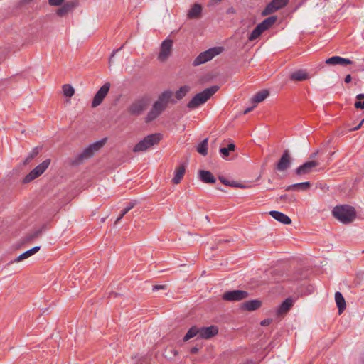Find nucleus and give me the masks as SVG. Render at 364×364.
Returning <instances> with one entry per match:
<instances>
[{"instance_id": "nucleus-22", "label": "nucleus", "mask_w": 364, "mask_h": 364, "mask_svg": "<svg viewBox=\"0 0 364 364\" xmlns=\"http://www.w3.org/2000/svg\"><path fill=\"white\" fill-rule=\"evenodd\" d=\"M262 305V302L259 300L254 299L244 302L242 304V309L247 311H255L258 309Z\"/></svg>"}, {"instance_id": "nucleus-56", "label": "nucleus", "mask_w": 364, "mask_h": 364, "mask_svg": "<svg viewBox=\"0 0 364 364\" xmlns=\"http://www.w3.org/2000/svg\"><path fill=\"white\" fill-rule=\"evenodd\" d=\"M363 122V120L355 127V129H358L360 127L362 123Z\"/></svg>"}, {"instance_id": "nucleus-42", "label": "nucleus", "mask_w": 364, "mask_h": 364, "mask_svg": "<svg viewBox=\"0 0 364 364\" xmlns=\"http://www.w3.org/2000/svg\"><path fill=\"white\" fill-rule=\"evenodd\" d=\"M65 0H48L50 6H60Z\"/></svg>"}, {"instance_id": "nucleus-45", "label": "nucleus", "mask_w": 364, "mask_h": 364, "mask_svg": "<svg viewBox=\"0 0 364 364\" xmlns=\"http://www.w3.org/2000/svg\"><path fill=\"white\" fill-rule=\"evenodd\" d=\"M271 323H272V319L267 318V319H264V320L262 321L260 324L262 326H266L269 325Z\"/></svg>"}, {"instance_id": "nucleus-46", "label": "nucleus", "mask_w": 364, "mask_h": 364, "mask_svg": "<svg viewBox=\"0 0 364 364\" xmlns=\"http://www.w3.org/2000/svg\"><path fill=\"white\" fill-rule=\"evenodd\" d=\"M226 13L228 14H235L236 13V11L232 6H231L227 9Z\"/></svg>"}, {"instance_id": "nucleus-51", "label": "nucleus", "mask_w": 364, "mask_h": 364, "mask_svg": "<svg viewBox=\"0 0 364 364\" xmlns=\"http://www.w3.org/2000/svg\"><path fill=\"white\" fill-rule=\"evenodd\" d=\"M357 101L364 100V94H358L356 96Z\"/></svg>"}, {"instance_id": "nucleus-18", "label": "nucleus", "mask_w": 364, "mask_h": 364, "mask_svg": "<svg viewBox=\"0 0 364 364\" xmlns=\"http://www.w3.org/2000/svg\"><path fill=\"white\" fill-rule=\"evenodd\" d=\"M269 215L274 219L280 222L282 224L289 225L291 223V218L288 215L282 213V212L277 210H272L269 212Z\"/></svg>"}, {"instance_id": "nucleus-44", "label": "nucleus", "mask_w": 364, "mask_h": 364, "mask_svg": "<svg viewBox=\"0 0 364 364\" xmlns=\"http://www.w3.org/2000/svg\"><path fill=\"white\" fill-rule=\"evenodd\" d=\"M354 106L357 109H364V100L355 101L354 103Z\"/></svg>"}, {"instance_id": "nucleus-40", "label": "nucleus", "mask_w": 364, "mask_h": 364, "mask_svg": "<svg viewBox=\"0 0 364 364\" xmlns=\"http://www.w3.org/2000/svg\"><path fill=\"white\" fill-rule=\"evenodd\" d=\"M352 63H353V62L350 59L340 57V60H339L338 65H350Z\"/></svg>"}, {"instance_id": "nucleus-55", "label": "nucleus", "mask_w": 364, "mask_h": 364, "mask_svg": "<svg viewBox=\"0 0 364 364\" xmlns=\"http://www.w3.org/2000/svg\"><path fill=\"white\" fill-rule=\"evenodd\" d=\"M317 154H318V151H316V152H314V153L311 154L310 155V158L313 159V158L316 157V156L317 155Z\"/></svg>"}, {"instance_id": "nucleus-21", "label": "nucleus", "mask_w": 364, "mask_h": 364, "mask_svg": "<svg viewBox=\"0 0 364 364\" xmlns=\"http://www.w3.org/2000/svg\"><path fill=\"white\" fill-rule=\"evenodd\" d=\"M294 304V301L291 298L289 297L286 299L279 306L277 309V314L278 315H284L286 314L291 307Z\"/></svg>"}, {"instance_id": "nucleus-15", "label": "nucleus", "mask_w": 364, "mask_h": 364, "mask_svg": "<svg viewBox=\"0 0 364 364\" xmlns=\"http://www.w3.org/2000/svg\"><path fill=\"white\" fill-rule=\"evenodd\" d=\"M218 333V328L215 326L203 327L199 328V338L208 339Z\"/></svg>"}, {"instance_id": "nucleus-38", "label": "nucleus", "mask_w": 364, "mask_h": 364, "mask_svg": "<svg viewBox=\"0 0 364 364\" xmlns=\"http://www.w3.org/2000/svg\"><path fill=\"white\" fill-rule=\"evenodd\" d=\"M340 60V56H333L331 58H328L326 60V63L330 65H338Z\"/></svg>"}, {"instance_id": "nucleus-24", "label": "nucleus", "mask_w": 364, "mask_h": 364, "mask_svg": "<svg viewBox=\"0 0 364 364\" xmlns=\"http://www.w3.org/2000/svg\"><path fill=\"white\" fill-rule=\"evenodd\" d=\"M200 180L206 183H214L216 180L211 172L208 171L201 170L199 171Z\"/></svg>"}, {"instance_id": "nucleus-54", "label": "nucleus", "mask_w": 364, "mask_h": 364, "mask_svg": "<svg viewBox=\"0 0 364 364\" xmlns=\"http://www.w3.org/2000/svg\"><path fill=\"white\" fill-rule=\"evenodd\" d=\"M33 0H21V3L22 4H28L30 3L31 1H32Z\"/></svg>"}, {"instance_id": "nucleus-2", "label": "nucleus", "mask_w": 364, "mask_h": 364, "mask_svg": "<svg viewBox=\"0 0 364 364\" xmlns=\"http://www.w3.org/2000/svg\"><path fill=\"white\" fill-rule=\"evenodd\" d=\"M219 86L213 85L197 93L187 104L189 109H193L205 103L218 90Z\"/></svg>"}, {"instance_id": "nucleus-33", "label": "nucleus", "mask_w": 364, "mask_h": 364, "mask_svg": "<svg viewBox=\"0 0 364 364\" xmlns=\"http://www.w3.org/2000/svg\"><path fill=\"white\" fill-rule=\"evenodd\" d=\"M189 90L190 87L188 85L181 87L180 89L176 92L175 95L176 99L178 100H181L186 95Z\"/></svg>"}, {"instance_id": "nucleus-27", "label": "nucleus", "mask_w": 364, "mask_h": 364, "mask_svg": "<svg viewBox=\"0 0 364 364\" xmlns=\"http://www.w3.org/2000/svg\"><path fill=\"white\" fill-rule=\"evenodd\" d=\"M277 17L276 16H271L263 20L258 25L262 28L263 31L268 30L277 21Z\"/></svg>"}, {"instance_id": "nucleus-50", "label": "nucleus", "mask_w": 364, "mask_h": 364, "mask_svg": "<svg viewBox=\"0 0 364 364\" xmlns=\"http://www.w3.org/2000/svg\"><path fill=\"white\" fill-rule=\"evenodd\" d=\"M352 80V77H351V75H347L346 77H345V79H344V81L346 83H349Z\"/></svg>"}, {"instance_id": "nucleus-3", "label": "nucleus", "mask_w": 364, "mask_h": 364, "mask_svg": "<svg viewBox=\"0 0 364 364\" xmlns=\"http://www.w3.org/2000/svg\"><path fill=\"white\" fill-rule=\"evenodd\" d=\"M106 139H102L100 141L94 142L86 147L82 152L78 154L75 159L72 161L73 165H78L84 160L92 157L95 152L99 151L105 144Z\"/></svg>"}, {"instance_id": "nucleus-31", "label": "nucleus", "mask_w": 364, "mask_h": 364, "mask_svg": "<svg viewBox=\"0 0 364 364\" xmlns=\"http://www.w3.org/2000/svg\"><path fill=\"white\" fill-rule=\"evenodd\" d=\"M264 31H262V28L259 25H257L249 35L248 40L250 41H253L256 40L260 36V35Z\"/></svg>"}, {"instance_id": "nucleus-10", "label": "nucleus", "mask_w": 364, "mask_h": 364, "mask_svg": "<svg viewBox=\"0 0 364 364\" xmlns=\"http://www.w3.org/2000/svg\"><path fill=\"white\" fill-rule=\"evenodd\" d=\"M110 88V84L109 82L105 83L97 92L95 95L94 96L93 100L92 102V107H96L99 106L107 96Z\"/></svg>"}, {"instance_id": "nucleus-7", "label": "nucleus", "mask_w": 364, "mask_h": 364, "mask_svg": "<svg viewBox=\"0 0 364 364\" xmlns=\"http://www.w3.org/2000/svg\"><path fill=\"white\" fill-rule=\"evenodd\" d=\"M148 99L142 97L134 101L128 107V112L134 116L140 115L147 107Z\"/></svg>"}, {"instance_id": "nucleus-6", "label": "nucleus", "mask_w": 364, "mask_h": 364, "mask_svg": "<svg viewBox=\"0 0 364 364\" xmlns=\"http://www.w3.org/2000/svg\"><path fill=\"white\" fill-rule=\"evenodd\" d=\"M50 159H47L31 170L23 179V183H28L43 174L50 164Z\"/></svg>"}, {"instance_id": "nucleus-8", "label": "nucleus", "mask_w": 364, "mask_h": 364, "mask_svg": "<svg viewBox=\"0 0 364 364\" xmlns=\"http://www.w3.org/2000/svg\"><path fill=\"white\" fill-rule=\"evenodd\" d=\"M289 0H272L262 11V16H266L284 7L289 3Z\"/></svg>"}, {"instance_id": "nucleus-5", "label": "nucleus", "mask_w": 364, "mask_h": 364, "mask_svg": "<svg viewBox=\"0 0 364 364\" xmlns=\"http://www.w3.org/2000/svg\"><path fill=\"white\" fill-rule=\"evenodd\" d=\"M223 51V47H213L201 52L193 61V66H198L212 60Z\"/></svg>"}, {"instance_id": "nucleus-11", "label": "nucleus", "mask_w": 364, "mask_h": 364, "mask_svg": "<svg viewBox=\"0 0 364 364\" xmlns=\"http://www.w3.org/2000/svg\"><path fill=\"white\" fill-rule=\"evenodd\" d=\"M166 107L161 105L159 102L156 101L151 110L148 112L146 117V122H150L156 119L165 109Z\"/></svg>"}, {"instance_id": "nucleus-17", "label": "nucleus", "mask_w": 364, "mask_h": 364, "mask_svg": "<svg viewBox=\"0 0 364 364\" xmlns=\"http://www.w3.org/2000/svg\"><path fill=\"white\" fill-rule=\"evenodd\" d=\"M311 184L309 181H305L289 185L285 188V191H306L311 188Z\"/></svg>"}, {"instance_id": "nucleus-37", "label": "nucleus", "mask_w": 364, "mask_h": 364, "mask_svg": "<svg viewBox=\"0 0 364 364\" xmlns=\"http://www.w3.org/2000/svg\"><path fill=\"white\" fill-rule=\"evenodd\" d=\"M220 181L221 183L226 186H232V187H241L243 188V186L239 185L237 182H230L228 180L225 178L224 177H219Z\"/></svg>"}, {"instance_id": "nucleus-34", "label": "nucleus", "mask_w": 364, "mask_h": 364, "mask_svg": "<svg viewBox=\"0 0 364 364\" xmlns=\"http://www.w3.org/2000/svg\"><path fill=\"white\" fill-rule=\"evenodd\" d=\"M136 205V202H129L127 206L122 210L119 216L117 218L115 223H117L130 210Z\"/></svg>"}, {"instance_id": "nucleus-25", "label": "nucleus", "mask_w": 364, "mask_h": 364, "mask_svg": "<svg viewBox=\"0 0 364 364\" xmlns=\"http://www.w3.org/2000/svg\"><path fill=\"white\" fill-rule=\"evenodd\" d=\"M335 301L338 309L339 314L342 313L346 307V301L342 294L339 291H336L335 294Z\"/></svg>"}, {"instance_id": "nucleus-12", "label": "nucleus", "mask_w": 364, "mask_h": 364, "mask_svg": "<svg viewBox=\"0 0 364 364\" xmlns=\"http://www.w3.org/2000/svg\"><path fill=\"white\" fill-rule=\"evenodd\" d=\"M291 166V157L288 150L284 151L281 158L275 166L276 170L278 171H284Z\"/></svg>"}, {"instance_id": "nucleus-9", "label": "nucleus", "mask_w": 364, "mask_h": 364, "mask_svg": "<svg viewBox=\"0 0 364 364\" xmlns=\"http://www.w3.org/2000/svg\"><path fill=\"white\" fill-rule=\"evenodd\" d=\"M249 294L243 290H233L226 291L223 295V299L228 301H237L246 299Z\"/></svg>"}, {"instance_id": "nucleus-49", "label": "nucleus", "mask_w": 364, "mask_h": 364, "mask_svg": "<svg viewBox=\"0 0 364 364\" xmlns=\"http://www.w3.org/2000/svg\"><path fill=\"white\" fill-rule=\"evenodd\" d=\"M255 106H256V105H255V104H254V105H253L252 107H247V108H246V109H245V111H244V114H247V113L250 112L253 109V108H254Z\"/></svg>"}, {"instance_id": "nucleus-26", "label": "nucleus", "mask_w": 364, "mask_h": 364, "mask_svg": "<svg viewBox=\"0 0 364 364\" xmlns=\"http://www.w3.org/2000/svg\"><path fill=\"white\" fill-rule=\"evenodd\" d=\"M41 247L40 246H35L33 248L24 252L23 253L21 254L19 256H18L15 259L14 262H21L25 259L28 258L29 257L32 256L35 253H36L39 250Z\"/></svg>"}, {"instance_id": "nucleus-48", "label": "nucleus", "mask_w": 364, "mask_h": 364, "mask_svg": "<svg viewBox=\"0 0 364 364\" xmlns=\"http://www.w3.org/2000/svg\"><path fill=\"white\" fill-rule=\"evenodd\" d=\"M222 0H210L208 6H214L220 3Z\"/></svg>"}, {"instance_id": "nucleus-23", "label": "nucleus", "mask_w": 364, "mask_h": 364, "mask_svg": "<svg viewBox=\"0 0 364 364\" xmlns=\"http://www.w3.org/2000/svg\"><path fill=\"white\" fill-rule=\"evenodd\" d=\"M269 95V92L267 90H262L257 92L251 99V102L253 104H258L264 101Z\"/></svg>"}, {"instance_id": "nucleus-39", "label": "nucleus", "mask_w": 364, "mask_h": 364, "mask_svg": "<svg viewBox=\"0 0 364 364\" xmlns=\"http://www.w3.org/2000/svg\"><path fill=\"white\" fill-rule=\"evenodd\" d=\"M38 154V151L37 148H35L32 150V151L30 153L26 159V162L31 161L37 154Z\"/></svg>"}, {"instance_id": "nucleus-4", "label": "nucleus", "mask_w": 364, "mask_h": 364, "mask_svg": "<svg viewBox=\"0 0 364 364\" xmlns=\"http://www.w3.org/2000/svg\"><path fill=\"white\" fill-rule=\"evenodd\" d=\"M162 139L160 133L149 134L138 142L133 148L134 152L144 151L157 144Z\"/></svg>"}, {"instance_id": "nucleus-14", "label": "nucleus", "mask_w": 364, "mask_h": 364, "mask_svg": "<svg viewBox=\"0 0 364 364\" xmlns=\"http://www.w3.org/2000/svg\"><path fill=\"white\" fill-rule=\"evenodd\" d=\"M318 162L316 161H306L302 165L299 166L295 171L297 175L301 176L311 173L314 168L318 166Z\"/></svg>"}, {"instance_id": "nucleus-36", "label": "nucleus", "mask_w": 364, "mask_h": 364, "mask_svg": "<svg viewBox=\"0 0 364 364\" xmlns=\"http://www.w3.org/2000/svg\"><path fill=\"white\" fill-rule=\"evenodd\" d=\"M280 200L288 203H293L296 202V198L294 195L284 194L280 196Z\"/></svg>"}, {"instance_id": "nucleus-41", "label": "nucleus", "mask_w": 364, "mask_h": 364, "mask_svg": "<svg viewBox=\"0 0 364 364\" xmlns=\"http://www.w3.org/2000/svg\"><path fill=\"white\" fill-rule=\"evenodd\" d=\"M219 151L223 159H225L230 155V151L226 147L220 148Z\"/></svg>"}, {"instance_id": "nucleus-52", "label": "nucleus", "mask_w": 364, "mask_h": 364, "mask_svg": "<svg viewBox=\"0 0 364 364\" xmlns=\"http://www.w3.org/2000/svg\"><path fill=\"white\" fill-rule=\"evenodd\" d=\"M198 351V348H196V347H193V348L191 349V353H196Z\"/></svg>"}, {"instance_id": "nucleus-29", "label": "nucleus", "mask_w": 364, "mask_h": 364, "mask_svg": "<svg viewBox=\"0 0 364 364\" xmlns=\"http://www.w3.org/2000/svg\"><path fill=\"white\" fill-rule=\"evenodd\" d=\"M202 11V7L199 4H195L191 10L188 11V16L189 18H198Z\"/></svg>"}, {"instance_id": "nucleus-57", "label": "nucleus", "mask_w": 364, "mask_h": 364, "mask_svg": "<svg viewBox=\"0 0 364 364\" xmlns=\"http://www.w3.org/2000/svg\"><path fill=\"white\" fill-rule=\"evenodd\" d=\"M363 364H364V358H363Z\"/></svg>"}, {"instance_id": "nucleus-19", "label": "nucleus", "mask_w": 364, "mask_h": 364, "mask_svg": "<svg viewBox=\"0 0 364 364\" xmlns=\"http://www.w3.org/2000/svg\"><path fill=\"white\" fill-rule=\"evenodd\" d=\"M76 6L77 4L74 1L65 2L64 4L62 5L61 7L58 9V10L56 11V14L59 16H65L70 11H71Z\"/></svg>"}, {"instance_id": "nucleus-1", "label": "nucleus", "mask_w": 364, "mask_h": 364, "mask_svg": "<svg viewBox=\"0 0 364 364\" xmlns=\"http://www.w3.org/2000/svg\"><path fill=\"white\" fill-rule=\"evenodd\" d=\"M332 213L336 219L344 224L351 223L356 217L355 208L349 205H336L333 209Z\"/></svg>"}, {"instance_id": "nucleus-20", "label": "nucleus", "mask_w": 364, "mask_h": 364, "mask_svg": "<svg viewBox=\"0 0 364 364\" xmlns=\"http://www.w3.org/2000/svg\"><path fill=\"white\" fill-rule=\"evenodd\" d=\"M173 92L170 90H165L161 95H159L157 102H159L161 105H164L166 107L169 102L175 103V100H171Z\"/></svg>"}, {"instance_id": "nucleus-35", "label": "nucleus", "mask_w": 364, "mask_h": 364, "mask_svg": "<svg viewBox=\"0 0 364 364\" xmlns=\"http://www.w3.org/2000/svg\"><path fill=\"white\" fill-rule=\"evenodd\" d=\"M63 95L66 97H72L75 93L73 87L69 84H65L63 86Z\"/></svg>"}, {"instance_id": "nucleus-13", "label": "nucleus", "mask_w": 364, "mask_h": 364, "mask_svg": "<svg viewBox=\"0 0 364 364\" xmlns=\"http://www.w3.org/2000/svg\"><path fill=\"white\" fill-rule=\"evenodd\" d=\"M172 46L173 41L171 39H166L162 42L158 57L161 61H164L169 56Z\"/></svg>"}, {"instance_id": "nucleus-53", "label": "nucleus", "mask_w": 364, "mask_h": 364, "mask_svg": "<svg viewBox=\"0 0 364 364\" xmlns=\"http://www.w3.org/2000/svg\"><path fill=\"white\" fill-rule=\"evenodd\" d=\"M118 51V50H114L109 58V63L111 62L112 58L114 56L115 53Z\"/></svg>"}, {"instance_id": "nucleus-16", "label": "nucleus", "mask_w": 364, "mask_h": 364, "mask_svg": "<svg viewBox=\"0 0 364 364\" xmlns=\"http://www.w3.org/2000/svg\"><path fill=\"white\" fill-rule=\"evenodd\" d=\"M289 78L292 81H304L309 79L310 75L306 70L300 69L292 72Z\"/></svg>"}, {"instance_id": "nucleus-43", "label": "nucleus", "mask_w": 364, "mask_h": 364, "mask_svg": "<svg viewBox=\"0 0 364 364\" xmlns=\"http://www.w3.org/2000/svg\"><path fill=\"white\" fill-rule=\"evenodd\" d=\"M166 285L165 284H157L152 287L153 291H157L161 289H166Z\"/></svg>"}, {"instance_id": "nucleus-32", "label": "nucleus", "mask_w": 364, "mask_h": 364, "mask_svg": "<svg viewBox=\"0 0 364 364\" xmlns=\"http://www.w3.org/2000/svg\"><path fill=\"white\" fill-rule=\"evenodd\" d=\"M196 336H198V338H199V328L196 326L191 327L185 335L183 341H188Z\"/></svg>"}, {"instance_id": "nucleus-47", "label": "nucleus", "mask_w": 364, "mask_h": 364, "mask_svg": "<svg viewBox=\"0 0 364 364\" xmlns=\"http://www.w3.org/2000/svg\"><path fill=\"white\" fill-rule=\"evenodd\" d=\"M226 148L229 151H234L235 149V145L233 143H230L228 145V147Z\"/></svg>"}, {"instance_id": "nucleus-30", "label": "nucleus", "mask_w": 364, "mask_h": 364, "mask_svg": "<svg viewBox=\"0 0 364 364\" xmlns=\"http://www.w3.org/2000/svg\"><path fill=\"white\" fill-rule=\"evenodd\" d=\"M208 139L205 138L197 146V151L204 156H205L208 154Z\"/></svg>"}, {"instance_id": "nucleus-28", "label": "nucleus", "mask_w": 364, "mask_h": 364, "mask_svg": "<svg viewBox=\"0 0 364 364\" xmlns=\"http://www.w3.org/2000/svg\"><path fill=\"white\" fill-rule=\"evenodd\" d=\"M185 173V166L181 164L175 170L174 177L172 178V182L178 184L181 182Z\"/></svg>"}]
</instances>
